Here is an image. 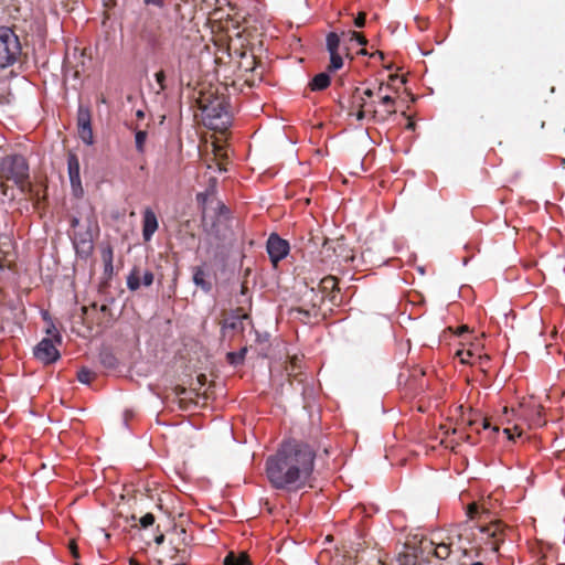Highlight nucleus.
I'll list each match as a JSON object with an SVG mask.
<instances>
[{"instance_id":"obj_19","label":"nucleus","mask_w":565,"mask_h":565,"mask_svg":"<svg viewBox=\"0 0 565 565\" xmlns=\"http://www.w3.org/2000/svg\"><path fill=\"white\" fill-rule=\"evenodd\" d=\"M193 282L196 287L201 288L204 292H210L212 290V284L206 279V273L203 267L196 266L193 267Z\"/></svg>"},{"instance_id":"obj_60","label":"nucleus","mask_w":565,"mask_h":565,"mask_svg":"<svg viewBox=\"0 0 565 565\" xmlns=\"http://www.w3.org/2000/svg\"><path fill=\"white\" fill-rule=\"evenodd\" d=\"M137 118L142 119L145 117V113L142 110H137L136 113Z\"/></svg>"},{"instance_id":"obj_56","label":"nucleus","mask_w":565,"mask_h":565,"mask_svg":"<svg viewBox=\"0 0 565 565\" xmlns=\"http://www.w3.org/2000/svg\"><path fill=\"white\" fill-rule=\"evenodd\" d=\"M398 78H399V76H398L397 74H391V75L388 76V81H390L391 83H394V82H395L396 79H398Z\"/></svg>"},{"instance_id":"obj_38","label":"nucleus","mask_w":565,"mask_h":565,"mask_svg":"<svg viewBox=\"0 0 565 565\" xmlns=\"http://www.w3.org/2000/svg\"><path fill=\"white\" fill-rule=\"evenodd\" d=\"M105 7V19H110L114 15L113 9L116 7V0H103Z\"/></svg>"},{"instance_id":"obj_32","label":"nucleus","mask_w":565,"mask_h":565,"mask_svg":"<svg viewBox=\"0 0 565 565\" xmlns=\"http://www.w3.org/2000/svg\"><path fill=\"white\" fill-rule=\"evenodd\" d=\"M96 374L90 370L83 367L77 372V380L83 384H90Z\"/></svg>"},{"instance_id":"obj_24","label":"nucleus","mask_w":565,"mask_h":565,"mask_svg":"<svg viewBox=\"0 0 565 565\" xmlns=\"http://www.w3.org/2000/svg\"><path fill=\"white\" fill-rule=\"evenodd\" d=\"M302 299H306L307 306H315V309L320 311V306L326 298L319 291H316L315 288H311L308 292L305 294Z\"/></svg>"},{"instance_id":"obj_2","label":"nucleus","mask_w":565,"mask_h":565,"mask_svg":"<svg viewBox=\"0 0 565 565\" xmlns=\"http://www.w3.org/2000/svg\"><path fill=\"white\" fill-rule=\"evenodd\" d=\"M0 178L13 181L21 192L29 194L35 203L40 202L39 191H35L29 181V164L23 156L12 154L3 158L0 163Z\"/></svg>"},{"instance_id":"obj_47","label":"nucleus","mask_w":565,"mask_h":565,"mask_svg":"<svg viewBox=\"0 0 565 565\" xmlns=\"http://www.w3.org/2000/svg\"><path fill=\"white\" fill-rule=\"evenodd\" d=\"M104 273L105 275H107L108 277H110L114 273V266H113V263H107V264H104Z\"/></svg>"},{"instance_id":"obj_13","label":"nucleus","mask_w":565,"mask_h":565,"mask_svg":"<svg viewBox=\"0 0 565 565\" xmlns=\"http://www.w3.org/2000/svg\"><path fill=\"white\" fill-rule=\"evenodd\" d=\"M202 110L209 118L221 119L223 116H228V105L224 98H214L206 104H202Z\"/></svg>"},{"instance_id":"obj_41","label":"nucleus","mask_w":565,"mask_h":565,"mask_svg":"<svg viewBox=\"0 0 565 565\" xmlns=\"http://www.w3.org/2000/svg\"><path fill=\"white\" fill-rule=\"evenodd\" d=\"M154 515L152 513L145 514L140 520L141 527L146 529L154 523Z\"/></svg>"},{"instance_id":"obj_49","label":"nucleus","mask_w":565,"mask_h":565,"mask_svg":"<svg viewBox=\"0 0 565 565\" xmlns=\"http://www.w3.org/2000/svg\"><path fill=\"white\" fill-rule=\"evenodd\" d=\"M145 2L146 4H153L161 8L163 6L164 0H145Z\"/></svg>"},{"instance_id":"obj_42","label":"nucleus","mask_w":565,"mask_h":565,"mask_svg":"<svg viewBox=\"0 0 565 565\" xmlns=\"http://www.w3.org/2000/svg\"><path fill=\"white\" fill-rule=\"evenodd\" d=\"M153 274L150 270L145 271V274L141 276V284L146 287H149L153 282Z\"/></svg>"},{"instance_id":"obj_64","label":"nucleus","mask_w":565,"mask_h":565,"mask_svg":"<svg viewBox=\"0 0 565 565\" xmlns=\"http://www.w3.org/2000/svg\"><path fill=\"white\" fill-rule=\"evenodd\" d=\"M469 565H484V564L482 562H473V563H471Z\"/></svg>"},{"instance_id":"obj_8","label":"nucleus","mask_w":565,"mask_h":565,"mask_svg":"<svg viewBox=\"0 0 565 565\" xmlns=\"http://www.w3.org/2000/svg\"><path fill=\"white\" fill-rule=\"evenodd\" d=\"M289 243L280 238L277 234H271L267 241V253L274 266L287 256Z\"/></svg>"},{"instance_id":"obj_12","label":"nucleus","mask_w":565,"mask_h":565,"mask_svg":"<svg viewBox=\"0 0 565 565\" xmlns=\"http://www.w3.org/2000/svg\"><path fill=\"white\" fill-rule=\"evenodd\" d=\"M319 292L328 298L332 305L340 303L341 300H338V279L334 276H326L322 278L318 285Z\"/></svg>"},{"instance_id":"obj_58","label":"nucleus","mask_w":565,"mask_h":565,"mask_svg":"<svg viewBox=\"0 0 565 565\" xmlns=\"http://www.w3.org/2000/svg\"><path fill=\"white\" fill-rule=\"evenodd\" d=\"M503 433L507 435V437H508L509 439H513V436H512V434H511V429H510V428H504V429H503Z\"/></svg>"},{"instance_id":"obj_17","label":"nucleus","mask_w":565,"mask_h":565,"mask_svg":"<svg viewBox=\"0 0 565 565\" xmlns=\"http://www.w3.org/2000/svg\"><path fill=\"white\" fill-rule=\"evenodd\" d=\"M428 547L433 550L434 555L439 559H447L451 554V546L447 544V539H443L440 542H422V550Z\"/></svg>"},{"instance_id":"obj_44","label":"nucleus","mask_w":565,"mask_h":565,"mask_svg":"<svg viewBox=\"0 0 565 565\" xmlns=\"http://www.w3.org/2000/svg\"><path fill=\"white\" fill-rule=\"evenodd\" d=\"M365 20H366V13L365 12H360L356 18L354 19V25L356 28H363L365 25Z\"/></svg>"},{"instance_id":"obj_3","label":"nucleus","mask_w":565,"mask_h":565,"mask_svg":"<svg viewBox=\"0 0 565 565\" xmlns=\"http://www.w3.org/2000/svg\"><path fill=\"white\" fill-rule=\"evenodd\" d=\"M476 532V542L472 544V551L479 556L480 551L488 548L498 552L500 544L504 542L508 533L512 530L504 525L501 521H493L487 525L473 526Z\"/></svg>"},{"instance_id":"obj_29","label":"nucleus","mask_w":565,"mask_h":565,"mask_svg":"<svg viewBox=\"0 0 565 565\" xmlns=\"http://www.w3.org/2000/svg\"><path fill=\"white\" fill-rule=\"evenodd\" d=\"M340 47V38L337 33L331 32L327 35V49L329 53L339 52Z\"/></svg>"},{"instance_id":"obj_28","label":"nucleus","mask_w":565,"mask_h":565,"mask_svg":"<svg viewBox=\"0 0 565 565\" xmlns=\"http://www.w3.org/2000/svg\"><path fill=\"white\" fill-rule=\"evenodd\" d=\"M246 353H247V348L244 347L238 352H228L226 354V360L232 365H238L244 362Z\"/></svg>"},{"instance_id":"obj_40","label":"nucleus","mask_w":565,"mask_h":565,"mask_svg":"<svg viewBox=\"0 0 565 565\" xmlns=\"http://www.w3.org/2000/svg\"><path fill=\"white\" fill-rule=\"evenodd\" d=\"M349 35L351 41L355 40L360 45H366L367 43L366 38L362 33L350 31Z\"/></svg>"},{"instance_id":"obj_6","label":"nucleus","mask_w":565,"mask_h":565,"mask_svg":"<svg viewBox=\"0 0 565 565\" xmlns=\"http://www.w3.org/2000/svg\"><path fill=\"white\" fill-rule=\"evenodd\" d=\"M97 231V223L93 220H88V225L85 231L74 232L73 243L77 254L85 257L90 255L94 248L93 241Z\"/></svg>"},{"instance_id":"obj_45","label":"nucleus","mask_w":565,"mask_h":565,"mask_svg":"<svg viewBox=\"0 0 565 565\" xmlns=\"http://www.w3.org/2000/svg\"><path fill=\"white\" fill-rule=\"evenodd\" d=\"M533 420H534V424L537 426L544 425L545 422L542 419V407H537L535 419H533Z\"/></svg>"},{"instance_id":"obj_51","label":"nucleus","mask_w":565,"mask_h":565,"mask_svg":"<svg viewBox=\"0 0 565 565\" xmlns=\"http://www.w3.org/2000/svg\"><path fill=\"white\" fill-rule=\"evenodd\" d=\"M185 392H186V390L184 387H182V386H175L174 387V393H175L177 396H180V395L184 394Z\"/></svg>"},{"instance_id":"obj_11","label":"nucleus","mask_w":565,"mask_h":565,"mask_svg":"<svg viewBox=\"0 0 565 565\" xmlns=\"http://www.w3.org/2000/svg\"><path fill=\"white\" fill-rule=\"evenodd\" d=\"M290 315L303 323H312L313 321H318V319L322 316L318 309H315V306H307L306 299H302L301 306L291 308Z\"/></svg>"},{"instance_id":"obj_26","label":"nucleus","mask_w":565,"mask_h":565,"mask_svg":"<svg viewBox=\"0 0 565 565\" xmlns=\"http://www.w3.org/2000/svg\"><path fill=\"white\" fill-rule=\"evenodd\" d=\"M141 285V275L138 267H134L127 278V287L135 291L137 290Z\"/></svg>"},{"instance_id":"obj_48","label":"nucleus","mask_w":565,"mask_h":565,"mask_svg":"<svg viewBox=\"0 0 565 565\" xmlns=\"http://www.w3.org/2000/svg\"><path fill=\"white\" fill-rule=\"evenodd\" d=\"M361 94L363 95V97H364L365 99H367V98H372V97L375 95V93H374L371 88H366V89H365V90H363V92L361 90Z\"/></svg>"},{"instance_id":"obj_50","label":"nucleus","mask_w":565,"mask_h":565,"mask_svg":"<svg viewBox=\"0 0 565 565\" xmlns=\"http://www.w3.org/2000/svg\"><path fill=\"white\" fill-rule=\"evenodd\" d=\"M154 542H156L157 545H161L164 542V534L160 533L159 535H157L154 537Z\"/></svg>"},{"instance_id":"obj_33","label":"nucleus","mask_w":565,"mask_h":565,"mask_svg":"<svg viewBox=\"0 0 565 565\" xmlns=\"http://www.w3.org/2000/svg\"><path fill=\"white\" fill-rule=\"evenodd\" d=\"M343 65V58L339 52L337 53H330V64L328 66V70L333 72L339 68H341Z\"/></svg>"},{"instance_id":"obj_37","label":"nucleus","mask_w":565,"mask_h":565,"mask_svg":"<svg viewBox=\"0 0 565 565\" xmlns=\"http://www.w3.org/2000/svg\"><path fill=\"white\" fill-rule=\"evenodd\" d=\"M113 258H114L113 247L110 245H106L105 247H103V249H102L103 263L104 264L113 263Z\"/></svg>"},{"instance_id":"obj_43","label":"nucleus","mask_w":565,"mask_h":565,"mask_svg":"<svg viewBox=\"0 0 565 565\" xmlns=\"http://www.w3.org/2000/svg\"><path fill=\"white\" fill-rule=\"evenodd\" d=\"M478 513H479V505L476 502L468 505L467 515L469 516V519H475V516Z\"/></svg>"},{"instance_id":"obj_4","label":"nucleus","mask_w":565,"mask_h":565,"mask_svg":"<svg viewBox=\"0 0 565 565\" xmlns=\"http://www.w3.org/2000/svg\"><path fill=\"white\" fill-rule=\"evenodd\" d=\"M21 53L18 35L9 28H0V67L12 65Z\"/></svg>"},{"instance_id":"obj_46","label":"nucleus","mask_w":565,"mask_h":565,"mask_svg":"<svg viewBox=\"0 0 565 565\" xmlns=\"http://www.w3.org/2000/svg\"><path fill=\"white\" fill-rule=\"evenodd\" d=\"M68 547H70V551H71L72 555L75 558L78 557V548H77V545H76V543L74 541L70 542Z\"/></svg>"},{"instance_id":"obj_30","label":"nucleus","mask_w":565,"mask_h":565,"mask_svg":"<svg viewBox=\"0 0 565 565\" xmlns=\"http://www.w3.org/2000/svg\"><path fill=\"white\" fill-rule=\"evenodd\" d=\"M380 103L386 107L385 113L387 116L396 114L395 99L390 95L380 96Z\"/></svg>"},{"instance_id":"obj_23","label":"nucleus","mask_w":565,"mask_h":565,"mask_svg":"<svg viewBox=\"0 0 565 565\" xmlns=\"http://www.w3.org/2000/svg\"><path fill=\"white\" fill-rule=\"evenodd\" d=\"M329 85H330V76L327 73L317 74L309 83V87L313 92L323 90Z\"/></svg>"},{"instance_id":"obj_15","label":"nucleus","mask_w":565,"mask_h":565,"mask_svg":"<svg viewBox=\"0 0 565 565\" xmlns=\"http://www.w3.org/2000/svg\"><path fill=\"white\" fill-rule=\"evenodd\" d=\"M239 312H241V309H238L236 313H231L223 319V322H222L223 335H225L228 330L235 331V332L244 331V329H245L244 320L248 319V316L246 313H239Z\"/></svg>"},{"instance_id":"obj_57","label":"nucleus","mask_w":565,"mask_h":565,"mask_svg":"<svg viewBox=\"0 0 565 565\" xmlns=\"http://www.w3.org/2000/svg\"><path fill=\"white\" fill-rule=\"evenodd\" d=\"M489 427H490V422H489V419L483 418V419H482V428L487 429V428H489Z\"/></svg>"},{"instance_id":"obj_27","label":"nucleus","mask_w":565,"mask_h":565,"mask_svg":"<svg viewBox=\"0 0 565 565\" xmlns=\"http://www.w3.org/2000/svg\"><path fill=\"white\" fill-rule=\"evenodd\" d=\"M300 360L294 355L290 358L289 362L286 365V372L289 377H292L295 380L298 379V375H300Z\"/></svg>"},{"instance_id":"obj_7","label":"nucleus","mask_w":565,"mask_h":565,"mask_svg":"<svg viewBox=\"0 0 565 565\" xmlns=\"http://www.w3.org/2000/svg\"><path fill=\"white\" fill-rule=\"evenodd\" d=\"M77 130L84 143L90 146L94 142L92 129V111L88 106L79 105L77 109Z\"/></svg>"},{"instance_id":"obj_52","label":"nucleus","mask_w":565,"mask_h":565,"mask_svg":"<svg viewBox=\"0 0 565 565\" xmlns=\"http://www.w3.org/2000/svg\"><path fill=\"white\" fill-rule=\"evenodd\" d=\"M196 199H198L199 202H202V204H205V202L207 200V196H206V194L199 193Z\"/></svg>"},{"instance_id":"obj_62","label":"nucleus","mask_w":565,"mask_h":565,"mask_svg":"<svg viewBox=\"0 0 565 565\" xmlns=\"http://www.w3.org/2000/svg\"><path fill=\"white\" fill-rule=\"evenodd\" d=\"M461 438H462L465 441H467V443H472V441L470 440V439H471V436H470V435H468V434H467V435H463Z\"/></svg>"},{"instance_id":"obj_34","label":"nucleus","mask_w":565,"mask_h":565,"mask_svg":"<svg viewBox=\"0 0 565 565\" xmlns=\"http://www.w3.org/2000/svg\"><path fill=\"white\" fill-rule=\"evenodd\" d=\"M334 257L335 259H342L344 262H350L354 259L352 252L347 248L345 244L343 248H338L337 253L334 254Z\"/></svg>"},{"instance_id":"obj_14","label":"nucleus","mask_w":565,"mask_h":565,"mask_svg":"<svg viewBox=\"0 0 565 565\" xmlns=\"http://www.w3.org/2000/svg\"><path fill=\"white\" fill-rule=\"evenodd\" d=\"M158 227L159 223L156 213L150 207H146L142 213L143 241L150 242Z\"/></svg>"},{"instance_id":"obj_10","label":"nucleus","mask_w":565,"mask_h":565,"mask_svg":"<svg viewBox=\"0 0 565 565\" xmlns=\"http://www.w3.org/2000/svg\"><path fill=\"white\" fill-rule=\"evenodd\" d=\"M67 170L71 186L75 196L83 194L81 173H79V160L75 153H68L67 156Z\"/></svg>"},{"instance_id":"obj_63","label":"nucleus","mask_w":565,"mask_h":565,"mask_svg":"<svg viewBox=\"0 0 565 565\" xmlns=\"http://www.w3.org/2000/svg\"><path fill=\"white\" fill-rule=\"evenodd\" d=\"M129 565H140L135 558H130Z\"/></svg>"},{"instance_id":"obj_55","label":"nucleus","mask_w":565,"mask_h":565,"mask_svg":"<svg viewBox=\"0 0 565 565\" xmlns=\"http://www.w3.org/2000/svg\"><path fill=\"white\" fill-rule=\"evenodd\" d=\"M217 206H218L221 213L227 212V207L223 203L217 202Z\"/></svg>"},{"instance_id":"obj_36","label":"nucleus","mask_w":565,"mask_h":565,"mask_svg":"<svg viewBox=\"0 0 565 565\" xmlns=\"http://www.w3.org/2000/svg\"><path fill=\"white\" fill-rule=\"evenodd\" d=\"M457 355L460 358V361L465 364H473L472 358L475 354L471 350H460L457 352Z\"/></svg>"},{"instance_id":"obj_53","label":"nucleus","mask_w":565,"mask_h":565,"mask_svg":"<svg viewBox=\"0 0 565 565\" xmlns=\"http://www.w3.org/2000/svg\"><path fill=\"white\" fill-rule=\"evenodd\" d=\"M71 226H72L73 228H76L77 226H79V220H78L77 217H73V218L71 220Z\"/></svg>"},{"instance_id":"obj_5","label":"nucleus","mask_w":565,"mask_h":565,"mask_svg":"<svg viewBox=\"0 0 565 565\" xmlns=\"http://www.w3.org/2000/svg\"><path fill=\"white\" fill-rule=\"evenodd\" d=\"M475 533L477 532L473 526H462L451 530L446 536L447 544L450 545L451 548L455 546L467 556L469 550L472 551V544L476 542Z\"/></svg>"},{"instance_id":"obj_54","label":"nucleus","mask_w":565,"mask_h":565,"mask_svg":"<svg viewBox=\"0 0 565 565\" xmlns=\"http://www.w3.org/2000/svg\"><path fill=\"white\" fill-rule=\"evenodd\" d=\"M250 63L245 67L247 71H253L254 70V64H255V57L253 55H250Z\"/></svg>"},{"instance_id":"obj_22","label":"nucleus","mask_w":565,"mask_h":565,"mask_svg":"<svg viewBox=\"0 0 565 565\" xmlns=\"http://www.w3.org/2000/svg\"><path fill=\"white\" fill-rule=\"evenodd\" d=\"M371 103H367V100L363 97L361 94V89L359 87H355L351 95V106L350 108L352 110L354 109H367L370 108Z\"/></svg>"},{"instance_id":"obj_21","label":"nucleus","mask_w":565,"mask_h":565,"mask_svg":"<svg viewBox=\"0 0 565 565\" xmlns=\"http://www.w3.org/2000/svg\"><path fill=\"white\" fill-rule=\"evenodd\" d=\"M223 565H252V562L249 559V556L242 552V553H234L230 552L224 561Z\"/></svg>"},{"instance_id":"obj_20","label":"nucleus","mask_w":565,"mask_h":565,"mask_svg":"<svg viewBox=\"0 0 565 565\" xmlns=\"http://www.w3.org/2000/svg\"><path fill=\"white\" fill-rule=\"evenodd\" d=\"M417 550L408 545H405L404 551L397 555L398 565H417Z\"/></svg>"},{"instance_id":"obj_31","label":"nucleus","mask_w":565,"mask_h":565,"mask_svg":"<svg viewBox=\"0 0 565 565\" xmlns=\"http://www.w3.org/2000/svg\"><path fill=\"white\" fill-rule=\"evenodd\" d=\"M148 134L146 130H137L135 134V143L138 152L143 153L145 143L147 140Z\"/></svg>"},{"instance_id":"obj_1","label":"nucleus","mask_w":565,"mask_h":565,"mask_svg":"<svg viewBox=\"0 0 565 565\" xmlns=\"http://www.w3.org/2000/svg\"><path fill=\"white\" fill-rule=\"evenodd\" d=\"M316 451L297 439L284 441L266 460V476L277 490L297 491L306 486L315 468Z\"/></svg>"},{"instance_id":"obj_61","label":"nucleus","mask_w":565,"mask_h":565,"mask_svg":"<svg viewBox=\"0 0 565 565\" xmlns=\"http://www.w3.org/2000/svg\"><path fill=\"white\" fill-rule=\"evenodd\" d=\"M375 55H377L381 60L384 58V53L381 51H376L374 54H372V56H375Z\"/></svg>"},{"instance_id":"obj_18","label":"nucleus","mask_w":565,"mask_h":565,"mask_svg":"<svg viewBox=\"0 0 565 565\" xmlns=\"http://www.w3.org/2000/svg\"><path fill=\"white\" fill-rule=\"evenodd\" d=\"M160 26L156 22L145 24L140 30V38L150 46L156 47L159 44Z\"/></svg>"},{"instance_id":"obj_16","label":"nucleus","mask_w":565,"mask_h":565,"mask_svg":"<svg viewBox=\"0 0 565 565\" xmlns=\"http://www.w3.org/2000/svg\"><path fill=\"white\" fill-rule=\"evenodd\" d=\"M343 247H344L343 238H339L335 241L326 238L323 242L322 248L320 250L321 262L323 264L333 263L334 262L333 258H335L334 254L337 253L338 248H343Z\"/></svg>"},{"instance_id":"obj_59","label":"nucleus","mask_w":565,"mask_h":565,"mask_svg":"<svg viewBox=\"0 0 565 565\" xmlns=\"http://www.w3.org/2000/svg\"><path fill=\"white\" fill-rule=\"evenodd\" d=\"M467 331H468V327L467 326H461L458 329V334L460 335L461 333L467 332Z\"/></svg>"},{"instance_id":"obj_39","label":"nucleus","mask_w":565,"mask_h":565,"mask_svg":"<svg viewBox=\"0 0 565 565\" xmlns=\"http://www.w3.org/2000/svg\"><path fill=\"white\" fill-rule=\"evenodd\" d=\"M154 77H156V82L157 84L159 85V88L160 90H164L167 89V85H166V73L163 71H159L154 74Z\"/></svg>"},{"instance_id":"obj_35","label":"nucleus","mask_w":565,"mask_h":565,"mask_svg":"<svg viewBox=\"0 0 565 565\" xmlns=\"http://www.w3.org/2000/svg\"><path fill=\"white\" fill-rule=\"evenodd\" d=\"M100 361L106 367L109 369H114L117 365V360L110 352L102 353Z\"/></svg>"},{"instance_id":"obj_9","label":"nucleus","mask_w":565,"mask_h":565,"mask_svg":"<svg viewBox=\"0 0 565 565\" xmlns=\"http://www.w3.org/2000/svg\"><path fill=\"white\" fill-rule=\"evenodd\" d=\"M34 355L36 359L41 360L45 364L54 363L60 358V352L56 349L54 342L50 338H44L36 345L34 350Z\"/></svg>"},{"instance_id":"obj_25","label":"nucleus","mask_w":565,"mask_h":565,"mask_svg":"<svg viewBox=\"0 0 565 565\" xmlns=\"http://www.w3.org/2000/svg\"><path fill=\"white\" fill-rule=\"evenodd\" d=\"M349 115H352V116H355V118L358 120H363L365 119L366 117H370L372 119H375L376 118V115H377V110L375 108V104L374 102H371V105H370V108L367 109H354L352 110L350 108L349 110Z\"/></svg>"}]
</instances>
